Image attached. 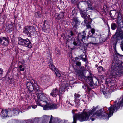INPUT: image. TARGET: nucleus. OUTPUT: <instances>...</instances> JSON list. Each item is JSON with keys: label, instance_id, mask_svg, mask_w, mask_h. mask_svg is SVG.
<instances>
[{"label": "nucleus", "instance_id": "nucleus-1", "mask_svg": "<svg viewBox=\"0 0 123 123\" xmlns=\"http://www.w3.org/2000/svg\"><path fill=\"white\" fill-rule=\"evenodd\" d=\"M120 102H118L117 104L113 106H111L108 108L109 111H105L107 108L104 107L103 109H101L99 110H97L99 109V106L96 107L93 106L92 110H89L88 112H84L80 114H75L73 116V121L72 123H76V119L78 120L80 122H83L89 121L91 118V116L94 112L95 111H96L94 113L92 117L99 118L103 119L108 118L112 116L114 111L116 109H119L121 106L123 105V97ZM67 121L65 120H62L57 118H53L51 115L50 120L49 123H68Z\"/></svg>", "mask_w": 123, "mask_h": 123}, {"label": "nucleus", "instance_id": "nucleus-2", "mask_svg": "<svg viewBox=\"0 0 123 123\" xmlns=\"http://www.w3.org/2000/svg\"><path fill=\"white\" fill-rule=\"evenodd\" d=\"M117 14V22L118 25L119 29L117 30L115 36L117 39L120 40L123 39V22L121 13L118 12Z\"/></svg>", "mask_w": 123, "mask_h": 123}, {"label": "nucleus", "instance_id": "nucleus-3", "mask_svg": "<svg viewBox=\"0 0 123 123\" xmlns=\"http://www.w3.org/2000/svg\"><path fill=\"white\" fill-rule=\"evenodd\" d=\"M46 94L39 93L37 96V100L36 101V103L38 106L43 107L45 104H43L44 102L45 104H47L48 99Z\"/></svg>", "mask_w": 123, "mask_h": 123}, {"label": "nucleus", "instance_id": "nucleus-4", "mask_svg": "<svg viewBox=\"0 0 123 123\" xmlns=\"http://www.w3.org/2000/svg\"><path fill=\"white\" fill-rule=\"evenodd\" d=\"M87 11L88 9H86L85 10H81L80 11L81 15L84 19V22L86 24L89 22V20L90 19V16L87 14Z\"/></svg>", "mask_w": 123, "mask_h": 123}, {"label": "nucleus", "instance_id": "nucleus-5", "mask_svg": "<svg viewBox=\"0 0 123 123\" xmlns=\"http://www.w3.org/2000/svg\"><path fill=\"white\" fill-rule=\"evenodd\" d=\"M109 75L111 77H115L117 76H120L122 74L121 72L117 69H113L112 68L109 69L108 72Z\"/></svg>", "mask_w": 123, "mask_h": 123}, {"label": "nucleus", "instance_id": "nucleus-6", "mask_svg": "<svg viewBox=\"0 0 123 123\" xmlns=\"http://www.w3.org/2000/svg\"><path fill=\"white\" fill-rule=\"evenodd\" d=\"M12 111L9 109H2L1 113V116L3 118L7 117H12Z\"/></svg>", "mask_w": 123, "mask_h": 123}, {"label": "nucleus", "instance_id": "nucleus-7", "mask_svg": "<svg viewBox=\"0 0 123 123\" xmlns=\"http://www.w3.org/2000/svg\"><path fill=\"white\" fill-rule=\"evenodd\" d=\"M59 106V105L55 104L48 103L45 104L43 107L44 110H47L49 109H56Z\"/></svg>", "mask_w": 123, "mask_h": 123}, {"label": "nucleus", "instance_id": "nucleus-8", "mask_svg": "<svg viewBox=\"0 0 123 123\" xmlns=\"http://www.w3.org/2000/svg\"><path fill=\"white\" fill-rule=\"evenodd\" d=\"M41 121V119L35 118L33 119H29L26 121L21 122L20 123H43Z\"/></svg>", "mask_w": 123, "mask_h": 123}, {"label": "nucleus", "instance_id": "nucleus-9", "mask_svg": "<svg viewBox=\"0 0 123 123\" xmlns=\"http://www.w3.org/2000/svg\"><path fill=\"white\" fill-rule=\"evenodd\" d=\"M88 80L90 81L89 84L91 86H97L98 83V82L97 80L96 79H95L94 81L93 80L92 77V76L90 75L88 76Z\"/></svg>", "mask_w": 123, "mask_h": 123}, {"label": "nucleus", "instance_id": "nucleus-10", "mask_svg": "<svg viewBox=\"0 0 123 123\" xmlns=\"http://www.w3.org/2000/svg\"><path fill=\"white\" fill-rule=\"evenodd\" d=\"M75 100L74 101L75 102L76 106L78 107L79 105V103L80 102V100L81 98H80V95L79 94L75 93L74 95Z\"/></svg>", "mask_w": 123, "mask_h": 123}, {"label": "nucleus", "instance_id": "nucleus-11", "mask_svg": "<svg viewBox=\"0 0 123 123\" xmlns=\"http://www.w3.org/2000/svg\"><path fill=\"white\" fill-rule=\"evenodd\" d=\"M0 43L3 46L7 45L8 44V41L7 38L5 37H1L0 39Z\"/></svg>", "mask_w": 123, "mask_h": 123}, {"label": "nucleus", "instance_id": "nucleus-12", "mask_svg": "<svg viewBox=\"0 0 123 123\" xmlns=\"http://www.w3.org/2000/svg\"><path fill=\"white\" fill-rule=\"evenodd\" d=\"M68 84L65 82H64L60 86V88L59 92L61 93L65 91V88L68 86Z\"/></svg>", "mask_w": 123, "mask_h": 123}, {"label": "nucleus", "instance_id": "nucleus-13", "mask_svg": "<svg viewBox=\"0 0 123 123\" xmlns=\"http://www.w3.org/2000/svg\"><path fill=\"white\" fill-rule=\"evenodd\" d=\"M28 27L29 33L33 35H35L36 32L35 27L33 26H30Z\"/></svg>", "mask_w": 123, "mask_h": 123}, {"label": "nucleus", "instance_id": "nucleus-14", "mask_svg": "<svg viewBox=\"0 0 123 123\" xmlns=\"http://www.w3.org/2000/svg\"><path fill=\"white\" fill-rule=\"evenodd\" d=\"M108 80H106V82L108 85L109 87H113L117 86L115 84V81L112 80H111L109 81H108Z\"/></svg>", "mask_w": 123, "mask_h": 123}, {"label": "nucleus", "instance_id": "nucleus-15", "mask_svg": "<svg viewBox=\"0 0 123 123\" xmlns=\"http://www.w3.org/2000/svg\"><path fill=\"white\" fill-rule=\"evenodd\" d=\"M24 44L26 47L29 48H31L32 47L31 43L28 39H25Z\"/></svg>", "mask_w": 123, "mask_h": 123}, {"label": "nucleus", "instance_id": "nucleus-16", "mask_svg": "<svg viewBox=\"0 0 123 123\" xmlns=\"http://www.w3.org/2000/svg\"><path fill=\"white\" fill-rule=\"evenodd\" d=\"M118 61L114 60L113 61L112 66H111V68L112 69H117L118 68Z\"/></svg>", "mask_w": 123, "mask_h": 123}, {"label": "nucleus", "instance_id": "nucleus-17", "mask_svg": "<svg viewBox=\"0 0 123 123\" xmlns=\"http://www.w3.org/2000/svg\"><path fill=\"white\" fill-rule=\"evenodd\" d=\"M58 94V89L56 88L53 89L52 90L50 95H51L53 97H55Z\"/></svg>", "mask_w": 123, "mask_h": 123}, {"label": "nucleus", "instance_id": "nucleus-18", "mask_svg": "<svg viewBox=\"0 0 123 123\" xmlns=\"http://www.w3.org/2000/svg\"><path fill=\"white\" fill-rule=\"evenodd\" d=\"M33 85L31 82H29L27 83V87L30 91H32L33 90L34 88Z\"/></svg>", "mask_w": 123, "mask_h": 123}, {"label": "nucleus", "instance_id": "nucleus-19", "mask_svg": "<svg viewBox=\"0 0 123 123\" xmlns=\"http://www.w3.org/2000/svg\"><path fill=\"white\" fill-rule=\"evenodd\" d=\"M100 91L103 94L105 95L108 93L107 91H106L105 89V88L104 86L103 85H100Z\"/></svg>", "mask_w": 123, "mask_h": 123}, {"label": "nucleus", "instance_id": "nucleus-20", "mask_svg": "<svg viewBox=\"0 0 123 123\" xmlns=\"http://www.w3.org/2000/svg\"><path fill=\"white\" fill-rule=\"evenodd\" d=\"M12 111V117L14 116L18 115L20 112V110L18 109L15 108Z\"/></svg>", "mask_w": 123, "mask_h": 123}, {"label": "nucleus", "instance_id": "nucleus-21", "mask_svg": "<svg viewBox=\"0 0 123 123\" xmlns=\"http://www.w3.org/2000/svg\"><path fill=\"white\" fill-rule=\"evenodd\" d=\"M64 16V13L63 12L60 13L59 14L57 13L55 14V17L56 19H60L62 18Z\"/></svg>", "mask_w": 123, "mask_h": 123}, {"label": "nucleus", "instance_id": "nucleus-22", "mask_svg": "<svg viewBox=\"0 0 123 123\" xmlns=\"http://www.w3.org/2000/svg\"><path fill=\"white\" fill-rule=\"evenodd\" d=\"M34 88L33 89L36 90L37 92H40L41 91L39 90V86L37 83H35L33 85Z\"/></svg>", "mask_w": 123, "mask_h": 123}, {"label": "nucleus", "instance_id": "nucleus-23", "mask_svg": "<svg viewBox=\"0 0 123 123\" xmlns=\"http://www.w3.org/2000/svg\"><path fill=\"white\" fill-rule=\"evenodd\" d=\"M97 70L99 73H101L102 72H105L106 71L105 69L101 66H99L97 68Z\"/></svg>", "mask_w": 123, "mask_h": 123}, {"label": "nucleus", "instance_id": "nucleus-24", "mask_svg": "<svg viewBox=\"0 0 123 123\" xmlns=\"http://www.w3.org/2000/svg\"><path fill=\"white\" fill-rule=\"evenodd\" d=\"M25 39H24L20 37L18 38V44L20 45H23L24 44Z\"/></svg>", "mask_w": 123, "mask_h": 123}, {"label": "nucleus", "instance_id": "nucleus-25", "mask_svg": "<svg viewBox=\"0 0 123 123\" xmlns=\"http://www.w3.org/2000/svg\"><path fill=\"white\" fill-rule=\"evenodd\" d=\"M23 33L26 35H28L29 33L28 27L27 28H25L23 29Z\"/></svg>", "mask_w": 123, "mask_h": 123}, {"label": "nucleus", "instance_id": "nucleus-26", "mask_svg": "<svg viewBox=\"0 0 123 123\" xmlns=\"http://www.w3.org/2000/svg\"><path fill=\"white\" fill-rule=\"evenodd\" d=\"M99 40L100 43H102L104 42L105 40V37L103 35H101Z\"/></svg>", "mask_w": 123, "mask_h": 123}, {"label": "nucleus", "instance_id": "nucleus-27", "mask_svg": "<svg viewBox=\"0 0 123 123\" xmlns=\"http://www.w3.org/2000/svg\"><path fill=\"white\" fill-rule=\"evenodd\" d=\"M50 68L51 69L54 71V72L57 69L55 68L54 66L51 63L50 64Z\"/></svg>", "mask_w": 123, "mask_h": 123}, {"label": "nucleus", "instance_id": "nucleus-28", "mask_svg": "<svg viewBox=\"0 0 123 123\" xmlns=\"http://www.w3.org/2000/svg\"><path fill=\"white\" fill-rule=\"evenodd\" d=\"M96 39L95 38H91V40H92V41L90 42L89 44H95V42L96 41Z\"/></svg>", "mask_w": 123, "mask_h": 123}, {"label": "nucleus", "instance_id": "nucleus-29", "mask_svg": "<svg viewBox=\"0 0 123 123\" xmlns=\"http://www.w3.org/2000/svg\"><path fill=\"white\" fill-rule=\"evenodd\" d=\"M97 34H92V35H90L89 33V35H88V37H91V38H96L97 37Z\"/></svg>", "mask_w": 123, "mask_h": 123}, {"label": "nucleus", "instance_id": "nucleus-30", "mask_svg": "<svg viewBox=\"0 0 123 123\" xmlns=\"http://www.w3.org/2000/svg\"><path fill=\"white\" fill-rule=\"evenodd\" d=\"M78 36L79 37L81 38L82 39H84L86 37V36L84 35V34L83 33H79Z\"/></svg>", "mask_w": 123, "mask_h": 123}, {"label": "nucleus", "instance_id": "nucleus-31", "mask_svg": "<svg viewBox=\"0 0 123 123\" xmlns=\"http://www.w3.org/2000/svg\"><path fill=\"white\" fill-rule=\"evenodd\" d=\"M55 74L58 77H60L61 74L60 73L59 71L58 70V69H56V71L55 72Z\"/></svg>", "mask_w": 123, "mask_h": 123}, {"label": "nucleus", "instance_id": "nucleus-32", "mask_svg": "<svg viewBox=\"0 0 123 123\" xmlns=\"http://www.w3.org/2000/svg\"><path fill=\"white\" fill-rule=\"evenodd\" d=\"M8 26L9 30L12 31H13L12 29L13 26L12 24H10Z\"/></svg>", "mask_w": 123, "mask_h": 123}, {"label": "nucleus", "instance_id": "nucleus-33", "mask_svg": "<svg viewBox=\"0 0 123 123\" xmlns=\"http://www.w3.org/2000/svg\"><path fill=\"white\" fill-rule=\"evenodd\" d=\"M116 27V24L115 23H113L111 25V29L113 30H114Z\"/></svg>", "mask_w": 123, "mask_h": 123}, {"label": "nucleus", "instance_id": "nucleus-34", "mask_svg": "<svg viewBox=\"0 0 123 123\" xmlns=\"http://www.w3.org/2000/svg\"><path fill=\"white\" fill-rule=\"evenodd\" d=\"M87 4V5L88 6V8L87 9H91V10L93 9L92 8V7H91V4L90 3H88Z\"/></svg>", "mask_w": 123, "mask_h": 123}, {"label": "nucleus", "instance_id": "nucleus-35", "mask_svg": "<svg viewBox=\"0 0 123 123\" xmlns=\"http://www.w3.org/2000/svg\"><path fill=\"white\" fill-rule=\"evenodd\" d=\"M19 69L20 70L22 71H24V68H22V66L21 65H20L19 67Z\"/></svg>", "mask_w": 123, "mask_h": 123}, {"label": "nucleus", "instance_id": "nucleus-36", "mask_svg": "<svg viewBox=\"0 0 123 123\" xmlns=\"http://www.w3.org/2000/svg\"><path fill=\"white\" fill-rule=\"evenodd\" d=\"M75 63L76 65L80 66L81 65V63L80 62L76 61H75Z\"/></svg>", "mask_w": 123, "mask_h": 123}, {"label": "nucleus", "instance_id": "nucleus-37", "mask_svg": "<svg viewBox=\"0 0 123 123\" xmlns=\"http://www.w3.org/2000/svg\"><path fill=\"white\" fill-rule=\"evenodd\" d=\"M35 16L37 17H41L39 14L37 12L35 13Z\"/></svg>", "mask_w": 123, "mask_h": 123}, {"label": "nucleus", "instance_id": "nucleus-38", "mask_svg": "<svg viewBox=\"0 0 123 123\" xmlns=\"http://www.w3.org/2000/svg\"><path fill=\"white\" fill-rule=\"evenodd\" d=\"M95 30L94 29H91V32L92 34H95Z\"/></svg>", "mask_w": 123, "mask_h": 123}, {"label": "nucleus", "instance_id": "nucleus-39", "mask_svg": "<svg viewBox=\"0 0 123 123\" xmlns=\"http://www.w3.org/2000/svg\"><path fill=\"white\" fill-rule=\"evenodd\" d=\"M3 70L0 68V77L2 76Z\"/></svg>", "mask_w": 123, "mask_h": 123}, {"label": "nucleus", "instance_id": "nucleus-40", "mask_svg": "<svg viewBox=\"0 0 123 123\" xmlns=\"http://www.w3.org/2000/svg\"><path fill=\"white\" fill-rule=\"evenodd\" d=\"M5 21V20L4 18H0V22H4Z\"/></svg>", "mask_w": 123, "mask_h": 123}, {"label": "nucleus", "instance_id": "nucleus-41", "mask_svg": "<svg viewBox=\"0 0 123 123\" xmlns=\"http://www.w3.org/2000/svg\"><path fill=\"white\" fill-rule=\"evenodd\" d=\"M84 78V75L83 74H82L81 75H80L79 76V78L80 79H82Z\"/></svg>", "mask_w": 123, "mask_h": 123}, {"label": "nucleus", "instance_id": "nucleus-42", "mask_svg": "<svg viewBox=\"0 0 123 123\" xmlns=\"http://www.w3.org/2000/svg\"><path fill=\"white\" fill-rule=\"evenodd\" d=\"M78 0H71L72 2L73 3H75L77 2Z\"/></svg>", "mask_w": 123, "mask_h": 123}, {"label": "nucleus", "instance_id": "nucleus-43", "mask_svg": "<svg viewBox=\"0 0 123 123\" xmlns=\"http://www.w3.org/2000/svg\"><path fill=\"white\" fill-rule=\"evenodd\" d=\"M21 64L23 65H24L25 64V62L24 61V60H22L20 62Z\"/></svg>", "mask_w": 123, "mask_h": 123}, {"label": "nucleus", "instance_id": "nucleus-44", "mask_svg": "<svg viewBox=\"0 0 123 123\" xmlns=\"http://www.w3.org/2000/svg\"><path fill=\"white\" fill-rule=\"evenodd\" d=\"M73 44L75 46H76L77 44L76 41H74L73 42Z\"/></svg>", "mask_w": 123, "mask_h": 123}, {"label": "nucleus", "instance_id": "nucleus-45", "mask_svg": "<svg viewBox=\"0 0 123 123\" xmlns=\"http://www.w3.org/2000/svg\"><path fill=\"white\" fill-rule=\"evenodd\" d=\"M70 35L71 36H73L74 35V34L73 33L72 31H71Z\"/></svg>", "mask_w": 123, "mask_h": 123}, {"label": "nucleus", "instance_id": "nucleus-46", "mask_svg": "<svg viewBox=\"0 0 123 123\" xmlns=\"http://www.w3.org/2000/svg\"><path fill=\"white\" fill-rule=\"evenodd\" d=\"M50 117V116H47L46 115L45 116V118H48V119H49V118Z\"/></svg>", "mask_w": 123, "mask_h": 123}, {"label": "nucleus", "instance_id": "nucleus-47", "mask_svg": "<svg viewBox=\"0 0 123 123\" xmlns=\"http://www.w3.org/2000/svg\"><path fill=\"white\" fill-rule=\"evenodd\" d=\"M37 106V105H35L32 106V108H34V109H35L36 107Z\"/></svg>", "mask_w": 123, "mask_h": 123}, {"label": "nucleus", "instance_id": "nucleus-48", "mask_svg": "<svg viewBox=\"0 0 123 123\" xmlns=\"http://www.w3.org/2000/svg\"><path fill=\"white\" fill-rule=\"evenodd\" d=\"M74 59H75V60H74V62H75V61H77V60H78L79 59V58H78V57H75V58Z\"/></svg>", "mask_w": 123, "mask_h": 123}, {"label": "nucleus", "instance_id": "nucleus-49", "mask_svg": "<svg viewBox=\"0 0 123 123\" xmlns=\"http://www.w3.org/2000/svg\"><path fill=\"white\" fill-rule=\"evenodd\" d=\"M104 75H102L100 76V78H101V79H103L104 78Z\"/></svg>", "mask_w": 123, "mask_h": 123}, {"label": "nucleus", "instance_id": "nucleus-50", "mask_svg": "<svg viewBox=\"0 0 123 123\" xmlns=\"http://www.w3.org/2000/svg\"><path fill=\"white\" fill-rule=\"evenodd\" d=\"M82 59L83 61H85L86 60V58H82Z\"/></svg>", "mask_w": 123, "mask_h": 123}, {"label": "nucleus", "instance_id": "nucleus-51", "mask_svg": "<svg viewBox=\"0 0 123 123\" xmlns=\"http://www.w3.org/2000/svg\"><path fill=\"white\" fill-rule=\"evenodd\" d=\"M113 13H115V15L114 16V17H115V18H116V17H115V15L117 13L115 11H113Z\"/></svg>", "mask_w": 123, "mask_h": 123}, {"label": "nucleus", "instance_id": "nucleus-52", "mask_svg": "<svg viewBox=\"0 0 123 123\" xmlns=\"http://www.w3.org/2000/svg\"><path fill=\"white\" fill-rule=\"evenodd\" d=\"M110 16L111 17H113V16L112 15V14L111 12L110 13Z\"/></svg>", "mask_w": 123, "mask_h": 123}, {"label": "nucleus", "instance_id": "nucleus-53", "mask_svg": "<svg viewBox=\"0 0 123 123\" xmlns=\"http://www.w3.org/2000/svg\"><path fill=\"white\" fill-rule=\"evenodd\" d=\"M121 48L122 50L123 51V44H122V46H121Z\"/></svg>", "mask_w": 123, "mask_h": 123}, {"label": "nucleus", "instance_id": "nucleus-54", "mask_svg": "<svg viewBox=\"0 0 123 123\" xmlns=\"http://www.w3.org/2000/svg\"><path fill=\"white\" fill-rule=\"evenodd\" d=\"M88 28H91V27L90 25H88L87 26Z\"/></svg>", "mask_w": 123, "mask_h": 123}, {"label": "nucleus", "instance_id": "nucleus-55", "mask_svg": "<svg viewBox=\"0 0 123 123\" xmlns=\"http://www.w3.org/2000/svg\"><path fill=\"white\" fill-rule=\"evenodd\" d=\"M21 52H25V51L24 50H22V49H21Z\"/></svg>", "mask_w": 123, "mask_h": 123}, {"label": "nucleus", "instance_id": "nucleus-56", "mask_svg": "<svg viewBox=\"0 0 123 123\" xmlns=\"http://www.w3.org/2000/svg\"><path fill=\"white\" fill-rule=\"evenodd\" d=\"M91 120L92 121H94V118H91Z\"/></svg>", "mask_w": 123, "mask_h": 123}, {"label": "nucleus", "instance_id": "nucleus-57", "mask_svg": "<svg viewBox=\"0 0 123 123\" xmlns=\"http://www.w3.org/2000/svg\"><path fill=\"white\" fill-rule=\"evenodd\" d=\"M121 65V66L123 67V62L122 63Z\"/></svg>", "mask_w": 123, "mask_h": 123}, {"label": "nucleus", "instance_id": "nucleus-58", "mask_svg": "<svg viewBox=\"0 0 123 123\" xmlns=\"http://www.w3.org/2000/svg\"><path fill=\"white\" fill-rule=\"evenodd\" d=\"M121 7L123 9V4L121 5Z\"/></svg>", "mask_w": 123, "mask_h": 123}, {"label": "nucleus", "instance_id": "nucleus-59", "mask_svg": "<svg viewBox=\"0 0 123 123\" xmlns=\"http://www.w3.org/2000/svg\"><path fill=\"white\" fill-rule=\"evenodd\" d=\"M47 30H48V31H49L50 30V29L49 28H48L47 29Z\"/></svg>", "mask_w": 123, "mask_h": 123}, {"label": "nucleus", "instance_id": "nucleus-60", "mask_svg": "<svg viewBox=\"0 0 123 123\" xmlns=\"http://www.w3.org/2000/svg\"><path fill=\"white\" fill-rule=\"evenodd\" d=\"M95 66L97 67L98 66V65L97 64H96L95 65Z\"/></svg>", "mask_w": 123, "mask_h": 123}, {"label": "nucleus", "instance_id": "nucleus-61", "mask_svg": "<svg viewBox=\"0 0 123 123\" xmlns=\"http://www.w3.org/2000/svg\"><path fill=\"white\" fill-rule=\"evenodd\" d=\"M104 6H106V5H104Z\"/></svg>", "mask_w": 123, "mask_h": 123}, {"label": "nucleus", "instance_id": "nucleus-62", "mask_svg": "<svg viewBox=\"0 0 123 123\" xmlns=\"http://www.w3.org/2000/svg\"><path fill=\"white\" fill-rule=\"evenodd\" d=\"M68 104H69V103H70V102H68Z\"/></svg>", "mask_w": 123, "mask_h": 123}, {"label": "nucleus", "instance_id": "nucleus-63", "mask_svg": "<svg viewBox=\"0 0 123 123\" xmlns=\"http://www.w3.org/2000/svg\"><path fill=\"white\" fill-rule=\"evenodd\" d=\"M122 43H123L122 42Z\"/></svg>", "mask_w": 123, "mask_h": 123}]
</instances>
